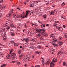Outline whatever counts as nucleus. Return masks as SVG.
I'll return each instance as SVG.
<instances>
[{
	"mask_svg": "<svg viewBox=\"0 0 67 67\" xmlns=\"http://www.w3.org/2000/svg\"><path fill=\"white\" fill-rule=\"evenodd\" d=\"M16 55V53H13L11 54H9L6 56V58L10 59L11 60H14L15 59V56Z\"/></svg>",
	"mask_w": 67,
	"mask_h": 67,
	"instance_id": "nucleus-1",
	"label": "nucleus"
},
{
	"mask_svg": "<svg viewBox=\"0 0 67 67\" xmlns=\"http://www.w3.org/2000/svg\"><path fill=\"white\" fill-rule=\"evenodd\" d=\"M30 57H31V55L29 54H28L27 55L25 56L23 58V60L25 62L27 61L29 59H30Z\"/></svg>",
	"mask_w": 67,
	"mask_h": 67,
	"instance_id": "nucleus-2",
	"label": "nucleus"
},
{
	"mask_svg": "<svg viewBox=\"0 0 67 67\" xmlns=\"http://www.w3.org/2000/svg\"><path fill=\"white\" fill-rule=\"evenodd\" d=\"M21 41H25L26 42V43H28V42H29V41L28 40V38H25L22 39Z\"/></svg>",
	"mask_w": 67,
	"mask_h": 67,
	"instance_id": "nucleus-3",
	"label": "nucleus"
},
{
	"mask_svg": "<svg viewBox=\"0 0 67 67\" xmlns=\"http://www.w3.org/2000/svg\"><path fill=\"white\" fill-rule=\"evenodd\" d=\"M10 43H11V44H12L13 45H14L15 46H18L19 44L15 43V42L14 41H11Z\"/></svg>",
	"mask_w": 67,
	"mask_h": 67,
	"instance_id": "nucleus-4",
	"label": "nucleus"
},
{
	"mask_svg": "<svg viewBox=\"0 0 67 67\" xmlns=\"http://www.w3.org/2000/svg\"><path fill=\"white\" fill-rule=\"evenodd\" d=\"M38 33H40V34H42V33H45V31L44 30L41 29L40 31H38Z\"/></svg>",
	"mask_w": 67,
	"mask_h": 67,
	"instance_id": "nucleus-5",
	"label": "nucleus"
},
{
	"mask_svg": "<svg viewBox=\"0 0 67 67\" xmlns=\"http://www.w3.org/2000/svg\"><path fill=\"white\" fill-rule=\"evenodd\" d=\"M34 33V32L33 31H30L28 32L29 34H30V35H33Z\"/></svg>",
	"mask_w": 67,
	"mask_h": 67,
	"instance_id": "nucleus-6",
	"label": "nucleus"
},
{
	"mask_svg": "<svg viewBox=\"0 0 67 67\" xmlns=\"http://www.w3.org/2000/svg\"><path fill=\"white\" fill-rule=\"evenodd\" d=\"M40 40L42 42H43L42 43H44V40H43V37H41L40 38Z\"/></svg>",
	"mask_w": 67,
	"mask_h": 67,
	"instance_id": "nucleus-7",
	"label": "nucleus"
},
{
	"mask_svg": "<svg viewBox=\"0 0 67 67\" xmlns=\"http://www.w3.org/2000/svg\"><path fill=\"white\" fill-rule=\"evenodd\" d=\"M30 49H32V50H34V47L33 46H31L30 47H29Z\"/></svg>",
	"mask_w": 67,
	"mask_h": 67,
	"instance_id": "nucleus-8",
	"label": "nucleus"
},
{
	"mask_svg": "<svg viewBox=\"0 0 67 67\" xmlns=\"http://www.w3.org/2000/svg\"><path fill=\"white\" fill-rule=\"evenodd\" d=\"M8 23H5L3 24V25L5 27H7V26H8Z\"/></svg>",
	"mask_w": 67,
	"mask_h": 67,
	"instance_id": "nucleus-9",
	"label": "nucleus"
},
{
	"mask_svg": "<svg viewBox=\"0 0 67 67\" xmlns=\"http://www.w3.org/2000/svg\"><path fill=\"white\" fill-rule=\"evenodd\" d=\"M58 43H59V46H61L63 44V42H60V41H58Z\"/></svg>",
	"mask_w": 67,
	"mask_h": 67,
	"instance_id": "nucleus-10",
	"label": "nucleus"
},
{
	"mask_svg": "<svg viewBox=\"0 0 67 67\" xmlns=\"http://www.w3.org/2000/svg\"><path fill=\"white\" fill-rule=\"evenodd\" d=\"M34 1H31L30 2V4L31 5H34Z\"/></svg>",
	"mask_w": 67,
	"mask_h": 67,
	"instance_id": "nucleus-11",
	"label": "nucleus"
},
{
	"mask_svg": "<svg viewBox=\"0 0 67 67\" xmlns=\"http://www.w3.org/2000/svg\"><path fill=\"white\" fill-rule=\"evenodd\" d=\"M38 2H36V1H34V5H37V4H38Z\"/></svg>",
	"mask_w": 67,
	"mask_h": 67,
	"instance_id": "nucleus-12",
	"label": "nucleus"
},
{
	"mask_svg": "<svg viewBox=\"0 0 67 67\" xmlns=\"http://www.w3.org/2000/svg\"><path fill=\"white\" fill-rule=\"evenodd\" d=\"M51 63H52V64L53 66L55 65V64L54 63H55V60H54V59H53L52 62Z\"/></svg>",
	"mask_w": 67,
	"mask_h": 67,
	"instance_id": "nucleus-13",
	"label": "nucleus"
},
{
	"mask_svg": "<svg viewBox=\"0 0 67 67\" xmlns=\"http://www.w3.org/2000/svg\"><path fill=\"white\" fill-rule=\"evenodd\" d=\"M26 12V14L25 16V18H27V15H28V14H29V11H27Z\"/></svg>",
	"mask_w": 67,
	"mask_h": 67,
	"instance_id": "nucleus-14",
	"label": "nucleus"
},
{
	"mask_svg": "<svg viewBox=\"0 0 67 67\" xmlns=\"http://www.w3.org/2000/svg\"><path fill=\"white\" fill-rule=\"evenodd\" d=\"M53 45L54 46V47H58V45L57 44L54 43L53 44Z\"/></svg>",
	"mask_w": 67,
	"mask_h": 67,
	"instance_id": "nucleus-15",
	"label": "nucleus"
},
{
	"mask_svg": "<svg viewBox=\"0 0 67 67\" xmlns=\"http://www.w3.org/2000/svg\"><path fill=\"white\" fill-rule=\"evenodd\" d=\"M58 29L60 31H63V28L62 27H59V28H58Z\"/></svg>",
	"mask_w": 67,
	"mask_h": 67,
	"instance_id": "nucleus-16",
	"label": "nucleus"
},
{
	"mask_svg": "<svg viewBox=\"0 0 67 67\" xmlns=\"http://www.w3.org/2000/svg\"><path fill=\"white\" fill-rule=\"evenodd\" d=\"M36 40V39L35 38L34 39H31V41L32 42H35Z\"/></svg>",
	"mask_w": 67,
	"mask_h": 67,
	"instance_id": "nucleus-17",
	"label": "nucleus"
},
{
	"mask_svg": "<svg viewBox=\"0 0 67 67\" xmlns=\"http://www.w3.org/2000/svg\"><path fill=\"white\" fill-rule=\"evenodd\" d=\"M18 18H24V17H23L22 15H19L18 16Z\"/></svg>",
	"mask_w": 67,
	"mask_h": 67,
	"instance_id": "nucleus-18",
	"label": "nucleus"
},
{
	"mask_svg": "<svg viewBox=\"0 0 67 67\" xmlns=\"http://www.w3.org/2000/svg\"><path fill=\"white\" fill-rule=\"evenodd\" d=\"M23 55L22 54H20L19 56V59H21V57H23Z\"/></svg>",
	"mask_w": 67,
	"mask_h": 67,
	"instance_id": "nucleus-19",
	"label": "nucleus"
},
{
	"mask_svg": "<svg viewBox=\"0 0 67 67\" xmlns=\"http://www.w3.org/2000/svg\"><path fill=\"white\" fill-rule=\"evenodd\" d=\"M41 36V35L40 34H37L36 35V37H38Z\"/></svg>",
	"mask_w": 67,
	"mask_h": 67,
	"instance_id": "nucleus-20",
	"label": "nucleus"
},
{
	"mask_svg": "<svg viewBox=\"0 0 67 67\" xmlns=\"http://www.w3.org/2000/svg\"><path fill=\"white\" fill-rule=\"evenodd\" d=\"M63 52H62V51H60L59 52H58V53L57 55H58V56L59 54H63Z\"/></svg>",
	"mask_w": 67,
	"mask_h": 67,
	"instance_id": "nucleus-21",
	"label": "nucleus"
},
{
	"mask_svg": "<svg viewBox=\"0 0 67 67\" xmlns=\"http://www.w3.org/2000/svg\"><path fill=\"white\" fill-rule=\"evenodd\" d=\"M59 26H60V25H59V24H57L56 27L57 29L59 28L60 27Z\"/></svg>",
	"mask_w": 67,
	"mask_h": 67,
	"instance_id": "nucleus-22",
	"label": "nucleus"
},
{
	"mask_svg": "<svg viewBox=\"0 0 67 67\" xmlns=\"http://www.w3.org/2000/svg\"><path fill=\"white\" fill-rule=\"evenodd\" d=\"M53 48H49V51H53Z\"/></svg>",
	"mask_w": 67,
	"mask_h": 67,
	"instance_id": "nucleus-23",
	"label": "nucleus"
},
{
	"mask_svg": "<svg viewBox=\"0 0 67 67\" xmlns=\"http://www.w3.org/2000/svg\"><path fill=\"white\" fill-rule=\"evenodd\" d=\"M35 54H41V52H40L39 51L35 52Z\"/></svg>",
	"mask_w": 67,
	"mask_h": 67,
	"instance_id": "nucleus-24",
	"label": "nucleus"
},
{
	"mask_svg": "<svg viewBox=\"0 0 67 67\" xmlns=\"http://www.w3.org/2000/svg\"><path fill=\"white\" fill-rule=\"evenodd\" d=\"M13 18H15L14 19H16V14H14L13 16Z\"/></svg>",
	"mask_w": 67,
	"mask_h": 67,
	"instance_id": "nucleus-25",
	"label": "nucleus"
},
{
	"mask_svg": "<svg viewBox=\"0 0 67 67\" xmlns=\"http://www.w3.org/2000/svg\"><path fill=\"white\" fill-rule=\"evenodd\" d=\"M49 36L53 37H54V35L53 34H51L49 35Z\"/></svg>",
	"mask_w": 67,
	"mask_h": 67,
	"instance_id": "nucleus-26",
	"label": "nucleus"
},
{
	"mask_svg": "<svg viewBox=\"0 0 67 67\" xmlns=\"http://www.w3.org/2000/svg\"><path fill=\"white\" fill-rule=\"evenodd\" d=\"M65 3L64 2H63L61 4L62 7H64L65 5Z\"/></svg>",
	"mask_w": 67,
	"mask_h": 67,
	"instance_id": "nucleus-27",
	"label": "nucleus"
},
{
	"mask_svg": "<svg viewBox=\"0 0 67 67\" xmlns=\"http://www.w3.org/2000/svg\"><path fill=\"white\" fill-rule=\"evenodd\" d=\"M53 12L55 13H57V9H55L54 10Z\"/></svg>",
	"mask_w": 67,
	"mask_h": 67,
	"instance_id": "nucleus-28",
	"label": "nucleus"
},
{
	"mask_svg": "<svg viewBox=\"0 0 67 67\" xmlns=\"http://www.w3.org/2000/svg\"><path fill=\"white\" fill-rule=\"evenodd\" d=\"M47 16V15L46 14L44 15H43V18H46V17Z\"/></svg>",
	"mask_w": 67,
	"mask_h": 67,
	"instance_id": "nucleus-29",
	"label": "nucleus"
},
{
	"mask_svg": "<svg viewBox=\"0 0 67 67\" xmlns=\"http://www.w3.org/2000/svg\"><path fill=\"white\" fill-rule=\"evenodd\" d=\"M34 43H30V46H33L34 45Z\"/></svg>",
	"mask_w": 67,
	"mask_h": 67,
	"instance_id": "nucleus-30",
	"label": "nucleus"
},
{
	"mask_svg": "<svg viewBox=\"0 0 67 67\" xmlns=\"http://www.w3.org/2000/svg\"><path fill=\"white\" fill-rule=\"evenodd\" d=\"M37 48H39V49H41V48H42V46H38Z\"/></svg>",
	"mask_w": 67,
	"mask_h": 67,
	"instance_id": "nucleus-31",
	"label": "nucleus"
},
{
	"mask_svg": "<svg viewBox=\"0 0 67 67\" xmlns=\"http://www.w3.org/2000/svg\"><path fill=\"white\" fill-rule=\"evenodd\" d=\"M53 13H54V12L53 11H52L51 13V14L50 15H53Z\"/></svg>",
	"mask_w": 67,
	"mask_h": 67,
	"instance_id": "nucleus-32",
	"label": "nucleus"
},
{
	"mask_svg": "<svg viewBox=\"0 0 67 67\" xmlns=\"http://www.w3.org/2000/svg\"><path fill=\"white\" fill-rule=\"evenodd\" d=\"M57 40H55L53 41L52 42V43H53H53H54L55 42H57Z\"/></svg>",
	"mask_w": 67,
	"mask_h": 67,
	"instance_id": "nucleus-33",
	"label": "nucleus"
},
{
	"mask_svg": "<svg viewBox=\"0 0 67 67\" xmlns=\"http://www.w3.org/2000/svg\"><path fill=\"white\" fill-rule=\"evenodd\" d=\"M6 66V64H4L3 65H2L1 66V67H5Z\"/></svg>",
	"mask_w": 67,
	"mask_h": 67,
	"instance_id": "nucleus-34",
	"label": "nucleus"
},
{
	"mask_svg": "<svg viewBox=\"0 0 67 67\" xmlns=\"http://www.w3.org/2000/svg\"><path fill=\"white\" fill-rule=\"evenodd\" d=\"M11 35L12 36H14V34L13 32H12L11 33Z\"/></svg>",
	"mask_w": 67,
	"mask_h": 67,
	"instance_id": "nucleus-35",
	"label": "nucleus"
},
{
	"mask_svg": "<svg viewBox=\"0 0 67 67\" xmlns=\"http://www.w3.org/2000/svg\"><path fill=\"white\" fill-rule=\"evenodd\" d=\"M21 50H19V51H18V53L19 54H20V53H21Z\"/></svg>",
	"mask_w": 67,
	"mask_h": 67,
	"instance_id": "nucleus-36",
	"label": "nucleus"
},
{
	"mask_svg": "<svg viewBox=\"0 0 67 67\" xmlns=\"http://www.w3.org/2000/svg\"><path fill=\"white\" fill-rule=\"evenodd\" d=\"M45 26V25L44 24H42L41 25V27L42 28Z\"/></svg>",
	"mask_w": 67,
	"mask_h": 67,
	"instance_id": "nucleus-37",
	"label": "nucleus"
},
{
	"mask_svg": "<svg viewBox=\"0 0 67 67\" xmlns=\"http://www.w3.org/2000/svg\"><path fill=\"white\" fill-rule=\"evenodd\" d=\"M8 15L9 16V18H11V16H12V14H9Z\"/></svg>",
	"mask_w": 67,
	"mask_h": 67,
	"instance_id": "nucleus-38",
	"label": "nucleus"
},
{
	"mask_svg": "<svg viewBox=\"0 0 67 67\" xmlns=\"http://www.w3.org/2000/svg\"><path fill=\"white\" fill-rule=\"evenodd\" d=\"M31 15H34V12H32L31 13Z\"/></svg>",
	"mask_w": 67,
	"mask_h": 67,
	"instance_id": "nucleus-39",
	"label": "nucleus"
},
{
	"mask_svg": "<svg viewBox=\"0 0 67 67\" xmlns=\"http://www.w3.org/2000/svg\"><path fill=\"white\" fill-rule=\"evenodd\" d=\"M13 51V49H12L10 51V52L9 53V55H10L11 54V53Z\"/></svg>",
	"mask_w": 67,
	"mask_h": 67,
	"instance_id": "nucleus-40",
	"label": "nucleus"
},
{
	"mask_svg": "<svg viewBox=\"0 0 67 67\" xmlns=\"http://www.w3.org/2000/svg\"><path fill=\"white\" fill-rule=\"evenodd\" d=\"M43 34V35H44L45 36H47V34H46V33H45L44 34Z\"/></svg>",
	"mask_w": 67,
	"mask_h": 67,
	"instance_id": "nucleus-41",
	"label": "nucleus"
},
{
	"mask_svg": "<svg viewBox=\"0 0 67 67\" xmlns=\"http://www.w3.org/2000/svg\"><path fill=\"white\" fill-rule=\"evenodd\" d=\"M62 39H63V38L62 37H59V40H62Z\"/></svg>",
	"mask_w": 67,
	"mask_h": 67,
	"instance_id": "nucleus-42",
	"label": "nucleus"
},
{
	"mask_svg": "<svg viewBox=\"0 0 67 67\" xmlns=\"http://www.w3.org/2000/svg\"><path fill=\"white\" fill-rule=\"evenodd\" d=\"M46 64V63L45 62H43L42 64V66H43V65H44L45 64Z\"/></svg>",
	"mask_w": 67,
	"mask_h": 67,
	"instance_id": "nucleus-43",
	"label": "nucleus"
},
{
	"mask_svg": "<svg viewBox=\"0 0 67 67\" xmlns=\"http://www.w3.org/2000/svg\"><path fill=\"white\" fill-rule=\"evenodd\" d=\"M38 22H39V23H40V24H42V23L41 21L39 20L38 21Z\"/></svg>",
	"mask_w": 67,
	"mask_h": 67,
	"instance_id": "nucleus-44",
	"label": "nucleus"
},
{
	"mask_svg": "<svg viewBox=\"0 0 67 67\" xmlns=\"http://www.w3.org/2000/svg\"><path fill=\"white\" fill-rule=\"evenodd\" d=\"M52 62L51 63H50V67H53V66H52Z\"/></svg>",
	"mask_w": 67,
	"mask_h": 67,
	"instance_id": "nucleus-45",
	"label": "nucleus"
},
{
	"mask_svg": "<svg viewBox=\"0 0 67 67\" xmlns=\"http://www.w3.org/2000/svg\"><path fill=\"white\" fill-rule=\"evenodd\" d=\"M11 26H12V27H14V26L13 25V24H11L10 25Z\"/></svg>",
	"mask_w": 67,
	"mask_h": 67,
	"instance_id": "nucleus-46",
	"label": "nucleus"
},
{
	"mask_svg": "<svg viewBox=\"0 0 67 67\" xmlns=\"http://www.w3.org/2000/svg\"><path fill=\"white\" fill-rule=\"evenodd\" d=\"M49 63H50V62L49 61H47V64L48 65H49Z\"/></svg>",
	"mask_w": 67,
	"mask_h": 67,
	"instance_id": "nucleus-47",
	"label": "nucleus"
},
{
	"mask_svg": "<svg viewBox=\"0 0 67 67\" xmlns=\"http://www.w3.org/2000/svg\"><path fill=\"white\" fill-rule=\"evenodd\" d=\"M63 66H66V63L65 62L63 63Z\"/></svg>",
	"mask_w": 67,
	"mask_h": 67,
	"instance_id": "nucleus-48",
	"label": "nucleus"
},
{
	"mask_svg": "<svg viewBox=\"0 0 67 67\" xmlns=\"http://www.w3.org/2000/svg\"><path fill=\"white\" fill-rule=\"evenodd\" d=\"M10 28V27L8 26L6 28V29H7V30H9Z\"/></svg>",
	"mask_w": 67,
	"mask_h": 67,
	"instance_id": "nucleus-49",
	"label": "nucleus"
},
{
	"mask_svg": "<svg viewBox=\"0 0 67 67\" xmlns=\"http://www.w3.org/2000/svg\"><path fill=\"white\" fill-rule=\"evenodd\" d=\"M0 45H1V46H3L4 47H5V46L4 45H3L2 44H1L0 43Z\"/></svg>",
	"mask_w": 67,
	"mask_h": 67,
	"instance_id": "nucleus-50",
	"label": "nucleus"
},
{
	"mask_svg": "<svg viewBox=\"0 0 67 67\" xmlns=\"http://www.w3.org/2000/svg\"><path fill=\"white\" fill-rule=\"evenodd\" d=\"M35 67H40V65H36L35 66Z\"/></svg>",
	"mask_w": 67,
	"mask_h": 67,
	"instance_id": "nucleus-51",
	"label": "nucleus"
},
{
	"mask_svg": "<svg viewBox=\"0 0 67 67\" xmlns=\"http://www.w3.org/2000/svg\"><path fill=\"white\" fill-rule=\"evenodd\" d=\"M57 61V59H56L55 60V61H54V63H56Z\"/></svg>",
	"mask_w": 67,
	"mask_h": 67,
	"instance_id": "nucleus-52",
	"label": "nucleus"
},
{
	"mask_svg": "<svg viewBox=\"0 0 67 67\" xmlns=\"http://www.w3.org/2000/svg\"><path fill=\"white\" fill-rule=\"evenodd\" d=\"M63 36L64 37V38H65L67 36H66V35H64Z\"/></svg>",
	"mask_w": 67,
	"mask_h": 67,
	"instance_id": "nucleus-53",
	"label": "nucleus"
},
{
	"mask_svg": "<svg viewBox=\"0 0 67 67\" xmlns=\"http://www.w3.org/2000/svg\"><path fill=\"white\" fill-rule=\"evenodd\" d=\"M13 9L11 10V11H12V13H11V14L13 13Z\"/></svg>",
	"mask_w": 67,
	"mask_h": 67,
	"instance_id": "nucleus-54",
	"label": "nucleus"
},
{
	"mask_svg": "<svg viewBox=\"0 0 67 67\" xmlns=\"http://www.w3.org/2000/svg\"><path fill=\"white\" fill-rule=\"evenodd\" d=\"M63 27H64L65 28L66 27V26L65 25H63Z\"/></svg>",
	"mask_w": 67,
	"mask_h": 67,
	"instance_id": "nucleus-55",
	"label": "nucleus"
},
{
	"mask_svg": "<svg viewBox=\"0 0 67 67\" xmlns=\"http://www.w3.org/2000/svg\"><path fill=\"white\" fill-rule=\"evenodd\" d=\"M55 23H58L59 22V21H56L55 22Z\"/></svg>",
	"mask_w": 67,
	"mask_h": 67,
	"instance_id": "nucleus-56",
	"label": "nucleus"
},
{
	"mask_svg": "<svg viewBox=\"0 0 67 67\" xmlns=\"http://www.w3.org/2000/svg\"><path fill=\"white\" fill-rule=\"evenodd\" d=\"M32 5H30V7H32V8H33V7H34V6H32Z\"/></svg>",
	"mask_w": 67,
	"mask_h": 67,
	"instance_id": "nucleus-57",
	"label": "nucleus"
},
{
	"mask_svg": "<svg viewBox=\"0 0 67 67\" xmlns=\"http://www.w3.org/2000/svg\"><path fill=\"white\" fill-rule=\"evenodd\" d=\"M6 38H4L3 40H4V41H5V40H6Z\"/></svg>",
	"mask_w": 67,
	"mask_h": 67,
	"instance_id": "nucleus-58",
	"label": "nucleus"
},
{
	"mask_svg": "<svg viewBox=\"0 0 67 67\" xmlns=\"http://www.w3.org/2000/svg\"><path fill=\"white\" fill-rule=\"evenodd\" d=\"M0 55H2V52H0Z\"/></svg>",
	"mask_w": 67,
	"mask_h": 67,
	"instance_id": "nucleus-59",
	"label": "nucleus"
},
{
	"mask_svg": "<svg viewBox=\"0 0 67 67\" xmlns=\"http://www.w3.org/2000/svg\"><path fill=\"white\" fill-rule=\"evenodd\" d=\"M17 31H20V29H18Z\"/></svg>",
	"mask_w": 67,
	"mask_h": 67,
	"instance_id": "nucleus-60",
	"label": "nucleus"
},
{
	"mask_svg": "<svg viewBox=\"0 0 67 67\" xmlns=\"http://www.w3.org/2000/svg\"><path fill=\"white\" fill-rule=\"evenodd\" d=\"M30 23V21H27V23Z\"/></svg>",
	"mask_w": 67,
	"mask_h": 67,
	"instance_id": "nucleus-61",
	"label": "nucleus"
},
{
	"mask_svg": "<svg viewBox=\"0 0 67 67\" xmlns=\"http://www.w3.org/2000/svg\"><path fill=\"white\" fill-rule=\"evenodd\" d=\"M20 64V63L19 62L17 63V64L18 65H19Z\"/></svg>",
	"mask_w": 67,
	"mask_h": 67,
	"instance_id": "nucleus-62",
	"label": "nucleus"
},
{
	"mask_svg": "<svg viewBox=\"0 0 67 67\" xmlns=\"http://www.w3.org/2000/svg\"><path fill=\"white\" fill-rule=\"evenodd\" d=\"M22 36H25V34H23V35H22Z\"/></svg>",
	"mask_w": 67,
	"mask_h": 67,
	"instance_id": "nucleus-63",
	"label": "nucleus"
},
{
	"mask_svg": "<svg viewBox=\"0 0 67 67\" xmlns=\"http://www.w3.org/2000/svg\"><path fill=\"white\" fill-rule=\"evenodd\" d=\"M65 38L66 40H67V36Z\"/></svg>",
	"mask_w": 67,
	"mask_h": 67,
	"instance_id": "nucleus-64",
	"label": "nucleus"
}]
</instances>
